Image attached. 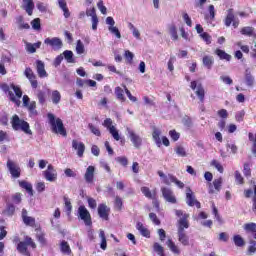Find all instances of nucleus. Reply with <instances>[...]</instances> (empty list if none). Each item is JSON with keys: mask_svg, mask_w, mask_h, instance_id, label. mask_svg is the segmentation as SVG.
Segmentation results:
<instances>
[{"mask_svg": "<svg viewBox=\"0 0 256 256\" xmlns=\"http://www.w3.org/2000/svg\"><path fill=\"white\" fill-rule=\"evenodd\" d=\"M117 163H120L123 167H127L129 165V160L125 156H120L116 158Z\"/></svg>", "mask_w": 256, "mask_h": 256, "instance_id": "nucleus-56", "label": "nucleus"}, {"mask_svg": "<svg viewBox=\"0 0 256 256\" xmlns=\"http://www.w3.org/2000/svg\"><path fill=\"white\" fill-rule=\"evenodd\" d=\"M249 140L252 141L253 145H252V153L254 155V157H256V134L253 135V133H249L248 134Z\"/></svg>", "mask_w": 256, "mask_h": 256, "instance_id": "nucleus-48", "label": "nucleus"}, {"mask_svg": "<svg viewBox=\"0 0 256 256\" xmlns=\"http://www.w3.org/2000/svg\"><path fill=\"white\" fill-rule=\"evenodd\" d=\"M234 21H235V14L233 13V9H229L227 11V15L224 20L226 27H231V23H233Z\"/></svg>", "mask_w": 256, "mask_h": 256, "instance_id": "nucleus-27", "label": "nucleus"}, {"mask_svg": "<svg viewBox=\"0 0 256 256\" xmlns=\"http://www.w3.org/2000/svg\"><path fill=\"white\" fill-rule=\"evenodd\" d=\"M3 141H9V134L3 130H0V143H3Z\"/></svg>", "mask_w": 256, "mask_h": 256, "instance_id": "nucleus-63", "label": "nucleus"}, {"mask_svg": "<svg viewBox=\"0 0 256 256\" xmlns=\"http://www.w3.org/2000/svg\"><path fill=\"white\" fill-rule=\"evenodd\" d=\"M211 166L215 167L219 173H223L224 171L223 165H221V163H219L217 160H212Z\"/></svg>", "mask_w": 256, "mask_h": 256, "instance_id": "nucleus-53", "label": "nucleus"}, {"mask_svg": "<svg viewBox=\"0 0 256 256\" xmlns=\"http://www.w3.org/2000/svg\"><path fill=\"white\" fill-rule=\"evenodd\" d=\"M124 91L122 90L121 87H116L115 88V95L119 101L125 102V95L123 94Z\"/></svg>", "mask_w": 256, "mask_h": 256, "instance_id": "nucleus-47", "label": "nucleus"}, {"mask_svg": "<svg viewBox=\"0 0 256 256\" xmlns=\"http://www.w3.org/2000/svg\"><path fill=\"white\" fill-rule=\"evenodd\" d=\"M256 252V241L250 240V246L248 247V253L253 254Z\"/></svg>", "mask_w": 256, "mask_h": 256, "instance_id": "nucleus-62", "label": "nucleus"}, {"mask_svg": "<svg viewBox=\"0 0 256 256\" xmlns=\"http://www.w3.org/2000/svg\"><path fill=\"white\" fill-rule=\"evenodd\" d=\"M51 99L54 105H59L61 102V93L58 90L52 91Z\"/></svg>", "mask_w": 256, "mask_h": 256, "instance_id": "nucleus-37", "label": "nucleus"}, {"mask_svg": "<svg viewBox=\"0 0 256 256\" xmlns=\"http://www.w3.org/2000/svg\"><path fill=\"white\" fill-rule=\"evenodd\" d=\"M72 148L77 151L78 157H83V153H85V144L83 142L72 140Z\"/></svg>", "mask_w": 256, "mask_h": 256, "instance_id": "nucleus-18", "label": "nucleus"}, {"mask_svg": "<svg viewBox=\"0 0 256 256\" xmlns=\"http://www.w3.org/2000/svg\"><path fill=\"white\" fill-rule=\"evenodd\" d=\"M32 29L35 31H39L41 29V19L35 18L34 20L31 21Z\"/></svg>", "mask_w": 256, "mask_h": 256, "instance_id": "nucleus-51", "label": "nucleus"}, {"mask_svg": "<svg viewBox=\"0 0 256 256\" xmlns=\"http://www.w3.org/2000/svg\"><path fill=\"white\" fill-rule=\"evenodd\" d=\"M64 204H65V209L67 211V215H71V211L73 210V206L71 205V200L69 198L64 197Z\"/></svg>", "mask_w": 256, "mask_h": 256, "instance_id": "nucleus-50", "label": "nucleus"}, {"mask_svg": "<svg viewBox=\"0 0 256 256\" xmlns=\"http://www.w3.org/2000/svg\"><path fill=\"white\" fill-rule=\"evenodd\" d=\"M62 57L66 59L67 63H75V60L73 59V51L71 50H65Z\"/></svg>", "mask_w": 256, "mask_h": 256, "instance_id": "nucleus-39", "label": "nucleus"}, {"mask_svg": "<svg viewBox=\"0 0 256 256\" xmlns=\"http://www.w3.org/2000/svg\"><path fill=\"white\" fill-rule=\"evenodd\" d=\"M186 203L189 205V207H194L195 205L197 209H201V203L195 199L193 191H191L189 188L186 191Z\"/></svg>", "mask_w": 256, "mask_h": 256, "instance_id": "nucleus-14", "label": "nucleus"}, {"mask_svg": "<svg viewBox=\"0 0 256 256\" xmlns=\"http://www.w3.org/2000/svg\"><path fill=\"white\" fill-rule=\"evenodd\" d=\"M19 185L20 187H22V189H25L27 191V193H29V195H31V197H33V185L25 180L19 181Z\"/></svg>", "mask_w": 256, "mask_h": 256, "instance_id": "nucleus-28", "label": "nucleus"}, {"mask_svg": "<svg viewBox=\"0 0 256 256\" xmlns=\"http://www.w3.org/2000/svg\"><path fill=\"white\" fill-rule=\"evenodd\" d=\"M84 179L86 183H93V179H95V167L88 166L86 172L84 174Z\"/></svg>", "mask_w": 256, "mask_h": 256, "instance_id": "nucleus-19", "label": "nucleus"}, {"mask_svg": "<svg viewBox=\"0 0 256 256\" xmlns=\"http://www.w3.org/2000/svg\"><path fill=\"white\" fill-rule=\"evenodd\" d=\"M175 61H176V58L175 56H171L168 63H167V66H168V69L172 72L175 70Z\"/></svg>", "mask_w": 256, "mask_h": 256, "instance_id": "nucleus-57", "label": "nucleus"}, {"mask_svg": "<svg viewBox=\"0 0 256 256\" xmlns=\"http://www.w3.org/2000/svg\"><path fill=\"white\" fill-rule=\"evenodd\" d=\"M223 184V179L218 178L213 181L214 189H216L217 193L221 191V185Z\"/></svg>", "mask_w": 256, "mask_h": 256, "instance_id": "nucleus-54", "label": "nucleus"}, {"mask_svg": "<svg viewBox=\"0 0 256 256\" xmlns=\"http://www.w3.org/2000/svg\"><path fill=\"white\" fill-rule=\"evenodd\" d=\"M76 52L78 55H83V53H85V45L83 44V42L81 40L77 41Z\"/></svg>", "mask_w": 256, "mask_h": 256, "instance_id": "nucleus-49", "label": "nucleus"}, {"mask_svg": "<svg viewBox=\"0 0 256 256\" xmlns=\"http://www.w3.org/2000/svg\"><path fill=\"white\" fill-rule=\"evenodd\" d=\"M88 128L90 129L91 133H93V135H96V137H101V131L95 125L89 124Z\"/></svg>", "mask_w": 256, "mask_h": 256, "instance_id": "nucleus-55", "label": "nucleus"}, {"mask_svg": "<svg viewBox=\"0 0 256 256\" xmlns=\"http://www.w3.org/2000/svg\"><path fill=\"white\" fill-rule=\"evenodd\" d=\"M109 211V207H107V205L105 204H100L98 206V215L99 217H101V219H104L105 221L109 219Z\"/></svg>", "mask_w": 256, "mask_h": 256, "instance_id": "nucleus-20", "label": "nucleus"}, {"mask_svg": "<svg viewBox=\"0 0 256 256\" xmlns=\"http://www.w3.org/2000/svg\"><path fill=\"white\" fill-rule=\"evenodd\" d=\"M169 33L173 41H177L179 39V35H177V27L175 25L172 24L169 26Z\"/></svg>", "mask_w": 256, "mask_h": 256, "instance_id": "nucleus-43", "label": "nucleus"}, {"mask_svg": "<svg viewBox=\"0 0 256 256\" xmlns=\"http://www.w3.org/2000/svg\"><path fill=\"white\" fill-rule=\"evenodd\" d=\"M126 133L135 149H139L143 145V138H141L140 135L135 132V130L131 129L130 127H126Z\"/></svg>", "mask_w": 256, "mask_h": 256, "instance_id": "nucleus-5", "label": "nucleus"}, {"mask_svg": "<svg viewBox=\"0 0 256 256\" xmlns=\"http://www.w3.org/2000/svg\"><path fill=\"white\" fill-rule=\"evenodd\" d=\"M42 175L46 181H49L50 183L57 181V170H55V167L51 164H49L47 169L42 172Z\"/></svg>", "mask_w": 256, "mask_h": 256, "instance_id": "nucleus-12", "label": "nucleus"}, {"mask_svg": "<svg viewBox=\"0 0 256 256\" xmlns=\"http://www.w3.org/2000/svg\"><path fill=\"white\" fill-rule=\"evenodd\" d=\"M60 250L63 255H71V247L69 246V243H67V241L65 240L60 243Z\"/></svg>", "mask_w": 256, "mask_h": 256, "instance_id": "nucleus-32", "label": "nucleus"}, {"mask_svg": "<svg viewBox=\"0 0 256 256\" xmlns=\"http://www.w3.org/2000/svg\"><path fill=\"white\" fill-rule=\"evenodd\" d=\"M162 195L168 203H177V198H175V195L173 194V190L167 187L161 188Z\"/></svg>", "mask_w": 256, "mask_h": 256, "instance_id": "nucleus-15", "label": "nucleus"}, {"mask_svg": "<svg viewBox=\"0 0 256 256\" xmlns=\"http://www.w3.org/2000/svg\"><path fill=\"white\" fill-rule=\"evenodd\" d=\"M114 207L117 211H121V209H123V199H121V197L115 196Z\"/></svg>", "mask_w": 256, "mask_h": 256, "instance_id": "nucleus-46", "label": "nucleus"}, {"mask_svg": "<svg viewBox=\"0 0 256 256\" xmlns=\"http://www.w3.org/2000/svg\"><path fill=\"white\" fill-rule=\"evenodd\" d=\"M169 135L173 141H179V137H181V135L175 130H170Z\"/></svg>", "mask_w": 256, "mask_h": 256, "instance_id": "nucleus-60", "label": "nucleus"}, {"mask_svg": "<svg viewBox=\"0 0 256 256\" xmlns=\"http://www.w3.org/2000/svg\"><path fill=\"white\" fill-rule=\"evenodd\" d=\"M178 241L184 246L189 245V236L185 234V231H178Z\"/></svg>", "mask_w": 256, "mask_h": 256, "instance_id": "nucleus-30", "label": "nucleus"}, {"mask_svg": "<svg viewBox=\"0 0 256 256\" xmlns=\"http://www.w3.org/2000/svg\"><path fill=\"white\" fill-rule=\"evenodd\" d=\"M215 53L220 59H224L225 61H231V55L227 54V52L221 49H216Z\"/></svg>", "mask_w": 256, "mask_h": 256, "instance_id": "nucleus-36", "label": "nucleus"}, {"mask_svg": "<svg viewBox=\"0 0 256 256\" xmlns=\"http://www.w3.org/2000/svg\"><path fill=\"white\" fill-rule=\"evenodd\" d=\"M22 220H23V223H25L26 225H29L30 227H33V225H35V218L31 216H27L26 209L22 210Z\"/></svg>", "mask_w": 256, "mask_h": 256, "instance_id": "nucleus-24", "label": "nucleus"}, {"mask_svg": "<svg viewBox=\"0 0 256 256\" xmlns=\"http://www.w3.org/2000/svg\"><path fill=\"white\" fill-rule=\"evenodd\" d=\"M159 177L162 179V183L165 185H171V181H175V176L169 174L168 176L163 173V171L159 170L158 172Z\"/></svg>", "mask_w": 256, "mask_h": 256, "instance_id": "nucleus-23", "label": "nucleus"}, {"mask_svg": "<svg viewBox=\"0 0 256 256\" xmlns=\"http://www.w3.org/2000/svg\"><path fill=\"white\" fill-rule=\"evenodd\" d=\"M0 89H2L4 93H8L9 100L12 103H15L17 107L21 105V98L23 97V91H21V88L19 86L11 84V89H13L14 93L12 91H9V85H7L6 83L1 84Z\"/></svg>", "mask_w": 256, "mask_h": 256, "instance_id": "nucleus-1", "label": "nucleus"}, {"mask_svg": "<svg viewBox=\"0 0 256 256\" xmlns=\"http://www.w3.org/2000/svg\"><path fill=\"white\" fill-rule=\"evenodd\" d=\"M37 97H38L39 103L43 105V103H45V92L38 91Z\"/></svg>", "mask_w": 256, "mask_h": 256, "instance_id": "nucleus-64", "label": "nucleus"}, {"mask_svg": "<svg viewBox=\"0 0 256 256\" xmlns=\"http://www.w3.org/2000/svg\"><path fill=\"white\" fill-rule=\"evenodd\" d=\"M200 37L203 39V41H205V43H207V45H210L211 35H209L207 32H203L202 34H200Z\"/></svg>", "mask_w": 256, "mask_h": 256, "instance_id": "nucleus-61", "label": "nucleus"}, {"mask_svg": "<svg viewBox=\"0 0 256 256\" xmlns=\"http://www.w3.org/2000/svg\"><path fill=\"white\" fill-rule=\"evenodd\" d=\"M44 45L51 47L53 51H59L63 48V41L59 37H48L44 40Z\"/></svg>", "mask_w": 256, "mask_h": 256, "instance_id": "nucleus-9", "label": "nucleus"}, {"mask_svg": "<svg viewBox=\"0 0 256 256\" xmlns=\"http://www.w3.org/2000/svg\"><path fill=\"white\" fill-rule=\"evenodd\" d=\"M24 75L26 78L31 79V77H35V72H33V69H31L30 67H27L24 71Z\"/></svg>", "mask_w": 256, "mask_h": 256, "instance_id": "nucleus-59", "label": "nucleus"}, {"mask_svg": "<svg viewBox=\"0 0 256 256\" xmlns=\"http://www.w3.org/2000/svg\"><path fill=\"white\" fill-rule=\"evenodd\" d=\"M141 193L147 198V199H155L157 197V190H153L151 192V189L147 186L141 187Z\"/></svg>", "mask_w": 256, "mask_h": 256, "instance_id": "nucleus-22", "label": "nucleus"}, {"mask_svg": "<svg viewBox=\"0 0 256 256\" xmlns=\"http://www.w3.org/2000/svg\"><path fill=\"white\" fill-rule=\"evenodd\" d=\"M243 229H245V231L247 233H255L256 232V224L253 222L244 224Z\"/></svg>", "mask_w": 256, "mask_h": 256, "instance_id": "nucleus-44", "label": "nucleus"}, {"mask_svg": "<svg viewBox=\"0 0 256 256\" xmlns=\"http://www.w3.org/2000/svg\"><path fill=\"white\" fill-rule=\"evenodd\" d=\"M106 25H108V31L112 35H115L116 39H121V32L119 31V28L115 26V20L113 19V17L108 16L106 18Z\"/></svg>", "mask_w": 256, "mask_h": 256, "instance_id": "nucleus-13", "label": "nucleus"}, {"mask_svg": "<svg viewBox=\"0 0 256 256\" xmlns=\"http://www.w3.org/2000/svg\"><path fill=\"white\" fill-rule=\"evenodd\" d=\"M128 29L132 31L133 37H135V39H141V32H139V29H137L133 23H128Z\"/></svg>", "mask_w": 256, "mask_h": 256, "instance_id": "nucleus-38", "label": "nucleus"}, {"mask_svg": "<svg viewBox=\"0 0 256 256\" xmlns=\"http://www.w3.org/2000/svg\"><path fill=\"white\" fill-rule=\"evenodd\" d=\"M174 151L178 157H187V150L183 146H176Z\"/></svg>", "mask_w": 256, "mask_h": 256, "instance_id": "nucleus-42", "label": "nucleus"}, {"mask_svg": "<svg viewBox=\"0 0 256 256\" xmlns=\"http://www.w3.org/2000/svg\"><path fill=\"white\" fill-rule=\"evenodd\" d=\"M30 115H37V103L35 101L30 102L27 106Z\"/></svg>", "mask_w": 256, "mask_h": 256, "instance_id": "nucleus-45", "label": "nucleus"}, {"mask_svg": "<svg viewBox=\"0 0 256 256\" xmlns=\"http://www.w3.org/2000/svg\"><path fill=\"white\" fill-rule=\"evenodd\" d=\"M175 215L179 217L178 231H185V229H189V214L184 213L183 210H175Z\"/></svg>", "mask_w": 256, "mask_h": 256, "instance_id": "nucleus-4", "label": "nucleus"}, {"mask_svg": "<svg viewBox=\"0 0 256 256\" xmlns=\"http://www.w3.org/2000/svg\"><path fill=\"white\" fill-rule=\"evenodd\" d=\"M190 87L195 91V95H197L199 101L203 103V101H205V88H203V84L197 81H192Z\"/></svg>", "mask_w": 256, "mask_h": 256, "instance_id": "nucleus-10", "label": "nucleus"}, {"mask_svg": "<svg viewBox=\"0 0 256 256\" xmlns=\"http://www.w3.org/2000/svg\"><path fill=\"white\" fill-rule=\"evenodd\" d=\"M153 250L155 251V253H157V255L165 256V249L163 248V246H161V244L155 242L153 244Z\"/></svg>", "mask_w": 256, "mask_h": 256, "instance_id": "nucleus-40", "label": "nucleus"}, {"mask_svg": "<svg viewBox=\"0 0 256 256\" xmlns=\"http://www.w3.org/2000/svg\"><path fill=\"white\" fill-rule=\"evenodd\" d=\"M86 15L87 17H91L93 31H97V25H99V18L97 17V12L95 8L87 9Z\"/></svg>", "mask_w": 256, "mask_h": 256, "instance_id": "nucleus-16", "label": "nucleus"}, {"mask_svg": "<svg viewBox=\"0 0 256 256\" xmlns=\"http://www.w3.org/2000/svg\"><path fill=\"white\" fill-rule=\"evenodd\" d=\"M233 241L236 247H245V240L243 237H241V235H234Z\"/></svg>", "mask_w": 256, "mask_h": 256, "instance_id": "nucleus-41", "label": "nucleus"}, {"mask_svg": "<svg viewBox=\"0 0 256 256\" xmlns=\"http://www.w3.org/2000/svg\"><path fill=\"white\" fill-rule=\"evenodd\" d=\"M12 129L14 131H23L26 135H33V131L25 120H21L18 115H14L11 120Z\"/></svg>", "mask_w": 256, "mask_h": 256, "instance_id": "nucleus-3", "label": "nucleus"}, {"mask_svg": "<svg viewBox=\"0 0 256 256\" xmlns=\"http://www.w3.org/2000/svg\"><path fill=\"white\" fill-rule=\"evenodd\" d=\"M103 125L108 129L109 133L112 135L115 141H119L121 136L119 135V130L115 126H113V120L111 118H107L104 120Z\"/></svg>", "mask_w": 256, "mask_h": 256, "instance_id": "nucleus-11", "label": "nucleus"}, {"mask_svg": "<svg viewBox=\"0 0 256 256\" xmlns=\"http://www.w3.org/2000/svg\"><path fill=\"white\" fill-rule=\"evenodd\" d=\"M58 4L60 9H62L64 13L65 19H69L71 16V13L69 12V8H67V1L66 0H58Z\"/></svg>", "mask_w": 256, "mask_h": 256, "instance_id": "nucleus-26", "label": "nucleus"}, {"mask_svg": "<svg viewBox=\"0 0 256 256\" xmlns=\"http://www.w3.org/2000/svg\"><path fill=\"white\" fill-rule=\"evenodd\" d=\"M245 81L248 87H253V85H255V78L251 75V71H249V69L246 70Z\"/></svg>", "mask_w": 256, "mask_h": 256, "instance_id": "nucleus-33", "label": "nucleus"}, {"mask_svg": "<svg viewBox=\"0 0 256 256\" xmlns=\"http://www.w3.org/2000/svg\"><path fill=\"white\" fill-rule=\"evenodd\" d=\"M17 251H19V253L24 256H31V253L29 252V250H27V244L25 242H20L17 245Z\"/></svg>", "mask_w": 256, "mask_h": 256, "instance_id": "nucleus-29", "label": "nucleus"}, {"mask_svg": "<svg viewBox=\"0 0 256 256\" xmlns=\"http://www.w3.org/2000/svg\"><path fill=\"white\" fill-rule=\"evenodd\" d=\"M152 139L155 142V144L157 145V147H161L162 143H163V145H165V147H169V145H170L168 137L164 136V137H162V140H161V130H159L157 128L153 129Z\"/></svg>", "mask_w": 256, "mask_h": 256, "instance_id": "nucleus-7", "label": "nucleus"}, {"mask_svg": "<svg viewBox=\"0 0 256 256\" xmlns=\"http://www.w3.org/2000/svg\"><path fill=\"white\" fill-rule=\"evenodd\" d=\"M202 63L204 65V67H206L207 69H211V67H213V63H214L213 56H204L202 59Z\"/></svg>", "mask_w": 256, "mask_h": 256, "instance_id": "nucleus-34", "label": "nucleus"}, {"mask_svg": "<svg viewBox=\"0 0 256 256\" xmlns=\"http://www.w3.org/2000/svg\"><path fill=\"white\" fill-rule=\"evenodd\" d=\"M48 120L52 127L53 133L62 135V137H67V130H65V126L63 125V120L60 118L55 119V115L52 113H48Z\"/></svg>", "mask_w": 256, "mask_h": 256, "instance_id": "nucleus-2", "label": "nucleus"}, {"mask_svg": "<svg viewBox=\"0 0 256 256\" xmlns=\"http://www.w3.org/2000/svg\"><path fill=\"white\" fill-rule=\"evenodd\" d=\"M78 219H81L87 227H91L93 222L91 221V213L85 206H79L78 208Z\"/></svg>", "mask_w": 256, "mask_h": 256, "instance_id": "nucleus-8", "label": "nucleus"}, {"mask_svg": "<svg viewBox=\"0 0 256 256\" xmlns=\"http://www.w3.org/2000/svg\"><path fill=\"white\" fill-rule=\"evenodd\" d=\"M253 31H255V29L253 27L248 26L241 29V34L251 37V35H253Z\"/></svg>", "mask_w": 256, "mask_h": 256, "instance_id": "nucleus-52", "label": "nucleus"}, {"mask_svg": "<svg viewBox=\"0 0 256 256\" xmlns=\"http://www.w3.org/2000/svg\"><path fill=\"white\" fill-rule=\"evenodd\" d=\"M167 247H169L170 251H172V253H175L176 255H179V253H181V250H179V247H177V245L174 244L173 240L169 239L166 242Z\"/></svg>", "mask_w": 256, "mask_h": 256, "instance_id": "nucleus-35", "label": "nucleus"}, {"mask_svg": "<svg viewBox=\"0 0 256 256\" xmlns=\"http://www.w3.org/2000/svg\"><path fill=\"white\" fill-rule=\"evenodd\" d=\"M182 123L185 125V127H193V120L189 116H185L182 119Z\"/></svg>", "mask_w": 256, "mask_h": 256, "instance_id": "nucleus-58", "label": "nucleus"}, {"mask_svg": "<svg viewBox=\"0 0 256 256\" xmlns=\"http://www.w3.org/2000/svg\"><path fill=\"white\" fill-rule=\"evenodd\" d=\"M36 71L38 77H40L41 79L48 77L47 71L45 70V63L41 60L36 61Z\"/></svg>", "mask_w": 256, "mask_h": 256, "instance_id": "nucleus-17", "label": "nucleus"}, {"mask_svg": "<svg viewBox=\"0 0 256 256\" xmlns=\"http://www.w3.org/2000/svg\"><path fill=\"white\" fill-rule=\"evenodd\" d=\"M23 5L22 9H25L26 13L31 17L33 15V10L35 9V3H33V0H22Z\"/></svg>", "mask_w": 256, "mask_h": 256, "instance_id": "nucleus-21", "label": "nucleus"}, {"mask_svg": "<svg viewBox=\"0 0 256 256\" xmlns=\"http://www.w3.org/2000/svg\"><path fill=\"white\" fill-rule=\"evenodd\" d=\"M136 229L139 231L140 235H142V237H147L150 238L151 237V232H149V229H147L143 223L138 222L136 225Z\"/></svg>", "mask_w": 256, "mask_h": 256, "instance_id": "nucleus-25", "label": "nucleus"}, {"mask_svg": "<svg viewBox=\"0 0 256 256\" xmlns=\"http://www.w3.org/2000/svg\"><path fill=\"white\" fill-rule=\"evenodd\" d=\"M6 167L12 179H19L21 177V167H19V164H17V162L11 159H8L6 163Z\"/></svg>", "mask_w": 256, "mask_h": 256, "instance_id": "nucleus-6", "label": "nucleus"}, {"mask_svg": "<svg viewBox=\"0 0 256 256\" xmlns=\"http://www.w3.org/2000/svg\"><path fill=\"white\" fill-rule=\"evenodd\" d=\"M40 47H41V42H37L34 44L26 42V51L28 53H35L37 49H39Z\"/></svg>", "mask_w": 256, "mask_h": 256, "instance_id": "nucleus-31", "label": "nucleus"}]
</instances>
